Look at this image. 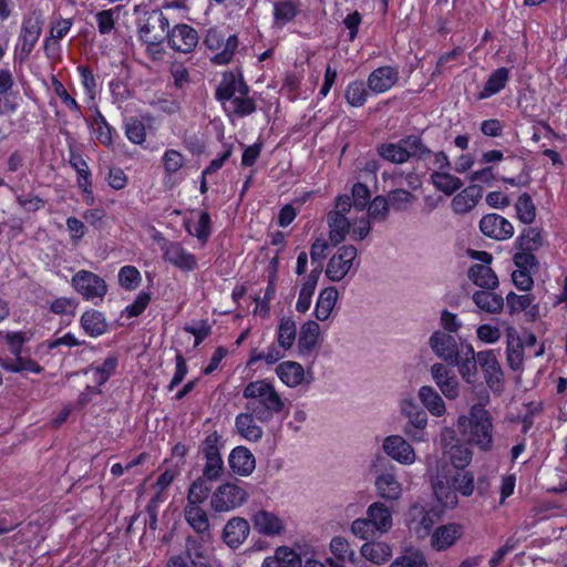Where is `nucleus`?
I'll list each match as a JSON object with an SVG mask.
<instances>
[{
	"mask_svg": "<svg viewBox=\"0 0 567 567\" xmlns=\"http://www.w3.org/2000/svg\"><path fill=\"white\" fill-rule=\"evenodd\" d=\"M246 410L259 422H269L285 409V399L268 379L250 381L243 390Z\"/></svg>",
	"mask_w": 567,
	"mask_h": 567,
	"instance_id": "f257e3e1",
	"label": "nucleus"
},
{
	"mask_svg": "<svg viewBox=\"0 0 567 567\" xmlns=\"http://www.w3.org/2000/svg\"><path fill=\"white\" fill-rule=\"evenodd\" d=\"M457 427L467 444L482 452H489L494 443V424L491 413L481 404H474L467 415L457 419Z\"/></svg>",
	"mask_w": 567,
	"mask_h": 567,
	"instance_id": "f03ea898",
	"label": "nucleus"
},
{
	"mask_svg": "<svg viewBox=\"0 0 567 567\" xmlns=\"http://www.w3.org/2000/svg\"><path fill=\"white\" fill-rule=\"evenodd\" d=\"M400 410L408 422L403 426V433L416 443L425 442L427 440L426 426L427 414L417 405L412 398L402 399L400 402Z\"/></svg>",
	"mask_w": 567,
	"mask_h": 567,
	"instance_id": "7ed1b4c3",
	"label": "nucleus"
},
{
	"mask_svg": "<svg viewBox=\"0 0 567 567\" xmlns=\"http://www.w3.org/2000/svg\"><path fill=\"white\" fill-rule=\"evenodd\" d=\"M247 492L234 483L219 485L212 494L210 507L216 513L230 512L246 503Z\"/></svg>",
	"mask_w": 567,
	"mask_h": 567,
	"instance_id": "20e7f679",
	"label": "nucleus"
},
{
	"mask_svg": "<svg viewBox=\"0 0 567 567\" xmlns=\"http://www.w3.org/2000/svg\"><path fill=\"white\" fill-rule=\"evenodd\" d=\"M439 519V511L420 503L411 505L406 513L408 526L420 539H424L431 534L434 524Z\"/></svg>",
	"mask_w": 567,
	"mask_h": 567,
	"instance_id": "39448f33",
	"label": "nucleus"
},
{
	"mask_svg": "<svg viewBox=\"0 0 567 567\" xmlns=\"http://www.w3.org/2000/svg\"><path fill=\"white\" fill-rule=\"evenodd\" d=\"M73 289L80 293L83 299L102 301L107 292L105 280L96 274L89 270H79L71 279Z\"/></svg>",
	"mask_w": 567,
	"mask_h": 567,
	"instance_id": "423d86ee",
	"label": "nucleus"
},
{
	"mask_svg": "<svg viewBox=\"0 0 567 567\" xmlns=\"http://www.w3.org/2000/svg\"><path fill=\"white\" fill-rule=\"evenodd\" d=\"M357 248L352 245H343L338 248L329 259L326 276L333 282L341 281L350 271L357 258Z\"/></svg>",
	"mask_w": 567,
	"mask_h": 567,
	"instance_id": "0eeeda50",
	"label": "nucleus"
},
{
	"mask_svg": "<svg viewBox=\"0 0 567 567\" xmlns=\"http://www.w3.org/2000/svg\"><path fill=\"white\" fill-rule=\"evenodd\" d=\"M204 44L209 50H218L224 44L223 51L215 54L212 58V62L216 65H225L231 61L233 55L238 47V39L234 34L228 37L224 43V34L217 28H210L207 30V33L204 38Z\"/></svg>",
	"mask_w": 567,
	"mask_h": 567,
	"instance_id": "6e6552de",
	"label": "nucleus"
},
{
	"mask_svg": "<svg viewBox=\"0 0 567 567\" xmlns=\"http://www.w3.org/2000/svg\"><path fill=\"white\" fill-rule=\"evenodd\" d=\"M462 343L466 342H457L454 334L442 330H435L427 340L432 352L446 363L455 361L456 355L462 353Z\"/></svg>",
	"mask_w": 567,
	"mask_h": 567,
	"instance_id": "1a4fd4ad",
	"label": "nucleus"
},
{
	"mask_svg": "<svg viewBox=\"0 0 567 567\" xmlns=\"http://www.w3.org/2000/svg\"><path fill=\"white\" fill-rule=\"evenodd\" d=\"M169 48L181 53H192L198 45V32L189 24L179 23L165 33Z\"/></svg>",
	"mask_w": 567,
	"mask_h": 567,
	"instance_id": "9d476101",
	"label": "nucleus"
},
{
	"mask_svg": "<svg viewBox=\"0 0 567 567\" xmlns=\"http://www.w3.org/2000/svg\"><path fill=\"white\" fill-rule=\"evenodd\" d=\"M383 452L401 465H412L416 454L409 441L399 434L389 435L382 443Z\"/></svg>",
	"mask_w": 567,
	"mask_h": 567,
	"instance_id": "9b49d317",
	"label": "nucleus"
},
{
	"mask_svg": "<svg viewBox=\"0 0 567 567\" xmlns=\"http://www.w3.org/2000/svg\"><path fill=\"white\" fill-rule=\"evenodd\" d=\"M163 258L183 271H193L197 268V258L186 250L181 243L164 240L161 246Z\"/></svg>",
	"mask_w": 567,
	"mask_h": 567,
	"instance_id": "f8f14e48",
	"label": "nucleus"
},
{
	"mask_svg": "<svg viewBox=\"0 0 567 567\" xmlns=\"http://www.w3.org/2000/svg\"><path fill=\"white\" fill-rule=\"evenodd\" d=\"M169 27L167 17L161 10H153L145 13L137 23V35L141 41H150L165 33Z\"/></svg>",
	"mask_w": 567,
	"mask_h": 567,
	"instance_id": "ddd939ff",
	"label": "nucleus"
},
{
	"mask_svg": "<svg viewBox=\"0 0 567 567\" xmlns=\"http://www.w3.org/2000/svg\"><path fill=\"white\" fill-rule=\"evenodd\" d=\"M480 230L495 240H506L514 235L513 225L498 214H487L480 220Z\"/></svg>",
	"mask_w": 567,
	"mask_h": 567,
	"instance_id": "4468645a",
	"label": "nucleus"
},
{
	"mask_svg": "<svg viewBox=\"0 0 567 567\" xmlns=\"http://www.w3.org/2000/svg\"><path fill=\"white\" fill-rule=\"evenodd\" d=\"M399 69L395 66H380L368 76L367 85L370 91L381 94L391 90L399 81Z\"/></svg>",
	"mask_w": 567,
	"mask_h": 567,
	"instance_id": "2eb2a0df",
	"label": "nucleus"
},
{
	"mask_svg": "<svg viewBox=\"0 0 567 567\" xmlns=\"http://www.w3.org/2000/svg\"><path fill=\"white\" fill-rule=\"evenodd\" d=\"M248 93L249 86L245 83L241 75L236 76L233 72H226L216 89L215 96L223 103V105H225L238 94Z\"/></svg>",
	"mask_w": 567,
	"mask_h": 567,
	"instance_id": "dca6fc26",
	"label": "nucleus"
},
{
	"mask_svg": "<svg viewBox=\"0 0 567 567\" xmlns=\"http://www.w3.org/2000/svg\"><path fill=\"white\" fill-rule=\"evenodd\" d=\"M477 353L471 343H462V353L456 355L455 361L447 364L457 367L462 379L471 384L475 381L477 374Z\"/></svg>",
	"mask_w": 567,
	"mask_h": 567,
	"instance_id": "f3484780",
	"label": "nucleus"
},
{
	"mask_svg": "<svg viewBox=\"0 0 567 567\" xmlns=\"http://www.w3.org/2000/svg\"><path fill=\"white\" fill-rule=\"evenodd\" d=\"M254 528L261 535L276 536L285 530L282 519L274 512L259 509L251 516Z\"/></svg>",
	"mask_w": 567,
	"mask_h": 567,
	"instance_id": "a211bd4d",
	"label": "nucleus"
},
{
	"mask_svg": "<svg viewBox=\"0 0 567 567\" xmlns=\"http://www.w3.org/2000/svg\"><path fill=\"white\" fill-rule=\"evenodd\" d=\"M250 525L246 518L233 517L224 526L223 539L230 548H238L249 536Z\"/></svg>",
	"mask_w": 567,
	"mask_h": 567,
	"instance_id": "6ab92c4d",
	"label": "nucleus"
},
{
	"mask_svg": "<svg viewBox=\"0 0 567 567\" xmlns=\"http://www.w3.org/2000/svg\"><path fill=\"white\" fill-rule=\"evenodd\" d=\"M482 196V187L477 184H472L453 197L451 207L457 215L467 214L475 208Z\"/></svg>",
	"mask_w": 567,
	"mask_h": 567,
	"instance_id": "aec40b11",
	"label": "nucleus"
},
{
	"mask_svg": "<svg viewBox=\"0 0 567 567\" xmlns=\"http://www.w3.org/2000/svg\"><path fill=\"white\" fill-rule=\"evenodd\" d=\"M506 360L513 371L523 370L524 348L520 334L514 327L506 329Z\"/></svg>",
	"mask_w": 567,
	"mask_h": 567,
	"instance_id": "412c9836",
	"label": "nucleus"
},
{
	"mask_svg": "<svg viewBox=\"0 0 567 567\" xmlns=\"http://www.w3.org/2000/svg\"><path fill=\"white\" fill-rule=\"evenodd\" d=\"M375 489L380 498L396 502L402 495V484L392 472H383L375 476Z\"/></svg>",
	"mask_w": 567,
	"mask_h": 567,
	"instance_id": "4be33fe9",
	"label": "nucleus"
},
{
	"mask_svg": "<svg viewBox=\"0 0 567 567\" xmlns=\"http://www.w3.org/2000/svg\"><path fill=\"white\" fill-rule=\"evenodd\" d=\"M184 516L187 524L203 540L210 538V524L207 512L197 505H186Z\"/></svg>",
	"mask_w": 567,
	"mask_h": 567,
	"instance_id": "5701e85b",
	"label": "nucleus"
},
{
	"mask_svg": "<svg viewBox=\"0 0 567 567\" xmlns=\"http://www.w3.org/2000/svg\"><path fill=\"white\" fill-rule=\"evenodd\" d=\"M463 529L460 524L450 523L437 527L431 537V545L437 551L445 550L453 546L462 536Z\"/></svg>",
	"mask_w": 567,
	"mask_h": 567,
	"instance_id": "b1692460",
	"label": "nucleus"
},
{
	"mask_svg": "<svg viewBox=\"0 0 567 567\" xmlns=\"http://www.w3.org/2000/svg\"><path fill=\"white\" fill-rule=\"evenodd\" d=\"M229 467L240 476L250 475L256 467L254 454L245 446L235 447L228 457Z\"/></svg>",
	"mask_w": 567,
	"mask_h": 567,
	"instance_id": "393cba45",
	"label": "nucleus"
},
{
	"mask_svg": "<svg viewBox=\"0 0 567 567\" xmlns=\"http://www.w3.org/2000/svg\"><path fill=\"white\" fill-rule=\"evenodd\" d=\"M276 374L289 388H297L302 383H310L307 380L303 367L295 361H284L276 367Z\"/></svg>",
	"mask_w": 567,
	"mask_h": 567,
	"instance_id": "a878e982",
	"label": "nucleus"
},
{
	"mask_svg": "<svg viewBox=\"0 0 567 567\" xmlns=\"http://www.w3.org/2000/svg\"><path fill=\"white\" fill-rule=\"evenodd\" d=\"M495 289L476 290L472 300L482 312L498 315L504 309V298L494 291Z\"/></svg>",
	"mask_w": 567,
	"mask_h": 567,
	"instance_id": "bb28decb",
	"label": "nucleus"
},
{
	"mask_svg": "<svg viewBox=\"0 0 567 567\" xmlns=\"http://www.w3.org/2000/svg\"><path fill=\"white\" fill-rule=\"evenodd\" d=\"M477 364L481 367L485 381L489 388L498 383L502 377V369L493 350L477 352Z\"/></svg>",
	"mask_w": 567,
	"mask_h": 567,
	"instance_id": "cd10ccee",
	"label": "nucleus"
},
{
	"mask_svg": "<svg viewBox=\"0 0 567 567\" xmlns=\"http://www.w3.org/2000/svg\"><path fill=\"white\" fill-rule=\"evenodd\" d=\"M367 517L381 535L388 533L393 525L392 509L382 502L372 503L367 509Z\"/></svg>",
	"mask_w": 567,
	"mask_h": 567,
	"instance_id": "c85d7f7f",
	"label": "nucleus"
},
{
	"mask_svg": "<svg viewBox=\"0 0 567 567\" xmlns=\"http://www.w3.org/2000/svg\"><path fill=\"white\" fill-rule=\"evenodd\" d=\"M467 276L475 286L481 288L480 290L496 289L499 284L495 271L489 265L475 264L470 267Z\"/></svg>",
	"mask_w": 567,
	"mask_h": 567,
	"instance_id": "c756f323",
	"label": "nucleus"
},
{
	"mask_svg": "<svg viewBox=\"0 0 567 567\" xmlns=\"http://www.w3.org/2000/svg\"><path fill=\"white\" fill-rule=\"evenodd\" d=\"M422 405L434 416H442L446 405L440 393L431 385H422L417 393Z\"/></svg>",
	"mask_w": 567,
	"mask_h": 567,
	"instance_id": "7c9ffc66",
	"label": "nucleus"
},
{
	"mask_svg": "<svg viewBox=\"0 0 567 567\" xmlns=\"http://www.w3.org/2000/svg\"><path fill=\"white\" fill-rule=\"evenodd\" d=\"M256 416L251 412L239 413L236 416L235 425L238 433L248 441L257 442L262 437L264 431L256 423Z\"/></svg>",
	"mask_w": 567,
	"mask_h": 567,
	"instance_id": "2f4dec72",
	"label": "nucleus"
},
{
	"mask_svg": "<svg viewBox=\"0 0 567 567\" xmlns=\"http://www.w3.org/2000/svg\"><path fill=\"white\" fill-rule=\"evenodd\" d=\"M338 297V290L332 286L320 291L315 307V316L318 320L324 321L330 317Z\"/></svg>",
	"mask_w": 567,
	"mask_h": 567,
	"instance_id": "473e14b6",
	"label": "nucleus"
},
{
	"mask_svg": "<svg viewBox=\"0 0 567 567\" xmlns=\"http://www.w3.org/2000/svg\"><path fill=\"white\" fill-rule=\"evenodd\" d=\"M509 79V70L507 68H498L488 76L483 90L478 92L477 99L485 100L501 92Z\"/></svg>",
	"mask_w": 567,
	"mask_h": 567,
	"instance_id": "72a5a7b5",
	"label": "nucleus"
},
{
	"mask_svg": "<svg viewBox=\"0 0 567 567\" xmlns=\"http://www.w3.org/2000/svg\"><path fill=\"white\" fill-rule=\"evenodd\" d=\"M430 181L433 186L446 196L453 195L463 187V182L455 175L447 172H432Z\"/></svg>",
	"mask_w": 567,
	"mask_h": 567,
	"instance_id": "f704fd0d",
	"label": "nucleus"
},
{
	"mask_svg": "<svg viewBox=\"0 0 567 567\" xmlns=\"http://www.w3.org/2000/svg\"><path fill=\"white\" fill-rule=\"evenodd\" d=\"M329 239L332 245L342 243L350 231V221L344 215L328 213Z\"/></svg>",
	"mask_w": 567,
	"mask_h": 567,
	"instance_id": "c9c22d12",
	"label": "nucleus"
},
{
	"mask_svg": "<svg viewBox=\"0 0 567 567\" xmlns=\"http://www.w3.org/2000/svg\"><path fill=\"white\" fill-rule=\"evenodd\" d=\"M360 551L365 559L377 565L384 564L392 556L391 546L383 542H368Z\"/></svg>",
	"mask_w": 567,
	"mask_h": 567,
	"instance_id": "e433bc0d",
	"label": "nucleus"
},
{
	"mask_svg": "<svg viewBox=\"0 0 567 567\" xmlns=\"http://www.w3.org/2000/svg\"><path fill=\"white\" fill-rule=\"evenodd\" d=\"M83 330L91 337H99L106 331V321L102 312L97 310H87L81 316L80 320Z\"/></svg>",
	"mask_w": 567,
	"mask_h": 567,
	"instance_id": "4c0bfd02",
	"label": "nucleus"
},
{
	"mask_svg": "<svg viewBox=\"0 0 567 567\" xmlns=\"http://www.w3.org/2000/svg\"><path fill=\"white\" fill-rule=\"evenodd\" d=\"M320 334V326L313 321L308 320L301 326L298 339V346L302 353H308L313 350L318 342Z\"/></svg>",
	"mask_w": 567,
	"mask_h": 567,
	"instance_id": "58836bf2",
	"label": "nucleus"
},
{
	"mask_svg": "<svg viewBox=\"0 0 567 567\" xmlns=\"http://www.w3.org/2000/svg\"><path fill=\"white\" fill-rule=\"evenodd\" d=\"M543 246V235L538 228H525L515 240L517 250L537 251Z\"/></svg>",
	"mask_w": 567,
	"mask_h": 567,
	"instance_id": "ea45409f",
	"label": "nucleus"
},
{
	"mask_svg": "<svg viewBox=\"0 0 567 567\" xmlns=\"http://www.w3.org/2000/svg\"><path fill=\"white\" fill-rule=\"evenodd\" d=\"M41 34V27L32 19L25 20L22 23V31L20 35L21 51L28 56L33 50L35 43Z\"/></svg>",
	"mask_w": 567,
	"mask_h": 567,
	"instance_id": "a19ab883",
	"label": "nucleus"
},
{
	"mask_svg": "<svg viewBox=\"0 0 567 567\" xmlns=\"http://www.w3.org/2000/svg\"><path fill=\"white\" fill-rule=\"evenodd\" d=\"M467 443H456L445 451L451 464L457 468L463 470L470 465L473 458V451Z\"/></svg>",
	"mask_w": 567,
	"mask_h": 567,
	"instance_id": "79ce46f5",
	"label": "nucleus"
},
{
	"mask_svg": "<svg viewBox=\"0 0 567 567\" xmlns=\"http://www.w3.org/2000/svg\"><path fill=\"white\" fill-rule=\"evenodd\" d=\"M210 481L202 476L197 477L189 486L186 505L200 506L212 492Z\"/></svg>",
	"mask_w": 567,
	"mask_h": 567,
	"instance_id": "37998d69",
	"label": "nucleus"
},
{
	"mask_svg": "<svg viewBox=\"0 0 567 567\" xmlns=\"http://www.w3.org/2000/svg\"><path fill=\"white\" fill-rule=\"evenodd\" d=\"M378 154L383 159L394 164H403L409 161V154L402 147L401 140L398 143H383L379 145Z\"/></svg>",
	"mask_w": 567,
	"mask_h": 567,
	"instance_id": "c03bdc74",
	"label": "nucleus"
},
{
	"mask_svg": "<svg viewBox=\"0 0 567 567\" xmlns=\"http://www.w3.org/2000/svg\"><path fill=\"white\" fill-rule=\"evenodd\" d=\"M401 145L409 154V159L411 157L425 159L432 154V151L423 143L419 135H408L401 138Z\"/></svg>",
	"mask_w": 567,
	"mask_h": 567,
	"instance_id": "a18cd8bd",
	"label": "nucleus"
},
{
	"mask_svg": "<svg viewBox=\"0 0 567 567\" xmlns=\"http://www.w3.org/2000/svg\"><path fill=\"white\" fill-rule=\"evenodd\" d=\"M298 13L297 6L290 0H280L274 2V20L275 24L284 27L291 22Z\"/></svg>",
	"mask_w": 567,
	"mask_h": 567,
	"instance_id": "49530a36",
	"label": "nucleus"
},
{
	"mask_svg": "<svg viewBox=\"0 0 567 567\" xmlns=\"http://www.w3.org/2000/svg\"><path fill=\"white\" fill-rule=\"evenodd\" d=\"M225 110L231 111L238 117L252 114L256 111L255 101L248 94H238L224 105Z\"/></svg>",
	"mask_w": 567,
	"mask_h": 567,
	"instance_id": "de8ad7c7",
	"label": "nucleus"
},
{
	"mask_svg": "<svg viewBox=\"0 0 567 567\" xmlns=\"http://www.w3.org/2000/svg\"><path fill=\"white\" fill-rule=\"evenodd\" d=\"M296 336V322L291 318H282L278 327L277 340L279 346L285 350H289L295 343Z\"/></svg>",
	"mask_w": 567,
	"mask_h": 567,
	"instance_id": "09e8293b",
	"label": "nucleus"
},
{
	"mask_svg": "<svg viewBox=\"0 0 567 567\" xmlns=\"http://www.w3.org/2000/svg\"><path fill=\"white\" fill-rule=\"evenodd\" d=\"M118 364V360L116 355L107 357L101 365H91L89 371L93 372L94 382L97 385H103L110 377L114 373L116 367Z\"/></svg>",
	"mask_w": 567,
	"mask_h": 567,
	"instance_id": "8fccbe9b",
	"label": "nucleus"
},
{
	"mask_svg": "<svg viewBox=\"0 0 567 567\" xmlns=\"http://www.w3.org/2000/svg\"><path fill=\"white\" fill-rule=\"evenodd\" d=\"M205 464L202 470V477L216 482L221 478L225 473L224 461L221 455L203 456Z\"/></svg>",
	"mask_w": 567,
	"mask_h": 567,
	"instance_id": "3c124183",
	"label": "nucleus"
},
{
	"mask_svg": "<svg viewBox=\"0 0 567 567\" xmlns=\"http://www.w3.org/2000/svg\"><path fill=\"white\" fill-rule=\"evenodd\" d=\"M515 209L517 218L524 224H532L536 218V207L527 193L517 198Z\"/></svg>",
	"mask_w": 567,
	"mask_h": 567,
	"instance_id": "603ef678",
	"label": "nucleus"
},
{
	"mask_svg": "<svg viewBox=\"0 0 567 567\" xmlns=\"http://www.w3.org/2000/svg\"><path fill=\"white\" fill-rule=\"evenodd\" d=\"M330 550L333 556L340 561L355 563L357 556L351 549L349 542L340 536H336L330 542Z\"/></svg>",
	"mask_w": 567,
	"mask_h": 567,
	"instance_id": "864d4df0",
	"label": "nucleus"
},
{
	"mask_svg": "<svg viewBox=\"0 0 567 567\" xmlns=\"http://www.w3.org/2000/svg\"><path fill=\"white\" fill-rule=\"evenodd\" d=\"M346 101L354 107H360L367 102L368 91L361 81L350 82L344 92Z\"/></svg>",
	"mask_w": 567,
	"mask_h": 567,
	"instance_id": "5fc2aeb1",
	"label": "nucleus"
},
{
	"mask_svg": "<svg viewBox=\"0 0 567 567\" xmlns=\"http://www.w3.org/2000/svg\"><path fill=\"white\" fill-rule=\"evenodd\" d=\"M125 135L127 140L133 143L141 145L146 140V128L144 123L136 118L130 117L124 123Z\"/></svg>",
	"mask_w": 567,
	"mask_h": 567,
	"instance_id": "6e6d98bb",
	"label": "nucleus"
},
{
	"mask_svg": "<svg viewBox=\"0 0 567 567\" xmlns=\"http://www.w3.org/2000/svg\"><path fill=\"white\" fill-rule=\"evenodd\" d=\"M142 281L138 269L134 266H124L118 271V284L125 290H135Z\"/></svg>",
	"mask_w": 567,
	"mask_h": 567,
	"instance_id": "4d7b16f0",
	"label": "nucleus"
},
{
	"mask_svg": "<svg viewBox=\"0 0 567 567\" xmlns=\"http://www.w3.org/2000/svg\"><path fill=\"white\" fill-rule=\"evenodd\" d=\"M210 226H212V219L207 212H202L199 214V218H198V221H197L194 230L190 228L188 223L185 224L186 231L189 235L197 237V239L200 240L202 243H206L208 237L210 236V233H212Z\"/></svg>",
	"mask_w": 567,
	"mask_h": 567,
	"instance_id": "13d9d810",
	"label": "nucleus"
},
{
	"mask_svg": "<svg viewBox=\"0 0 567 567\" xmlns=\"http://www.w3.org/2000/svg\"><path fill=\"white\" fill-rule=\"evenodd\" d=\"M351 532L353 535L363 540H372L381 534L374 528L373 524L370 523L368 517L365 518H357L351 524Z\"/></svg>",
	"mask_w": 567,
	"mask_h": 567,
	"instance_id": "bf43d9fd",
	"label": "nucleus"
},
{
	"mask_svg": "<svg viewBox=\"0 0 567 567\" xmlns=\"http://www.w3.org/2000/svg\"><path fill=\"white\" fill-rule=\"evenodd\" d=\"M94 123L96 125L95 135L96 138L105 146L113 144V134L115 130L107 123L106 118L97 112Z\"/></svg>",
	"mask_w": 567,
	"mask_h": 567,
	"instance_id": "052dcab7",
	"label": "nucleus"
},
{
	"mask_svg": "<svg viewBox=\"0 0 567 567\" xmlns=\"http://www.w3.org/2000/svg\"><path fill=\"white\" fill-rule=\"evenodd\" d=\"M535 298L532 295H516L515 292H509L506 296V306L509 310V313H518L527 310Z\"/></svg>",
	"mask_w": 567,
	"mask_h": 567,
	"instance_id": "680f3d73",
	"label": "nucleus"
},
{
	"mask_svg": "<svg viewBox=\"0 0 567 567\" xmlns=\"http://www.w3.org/2000/svg\"><path fill=\"white\" fill-rule=\"evenodd\" d=\"M223 447L221 436L217 431L209 433L199 446V452L203 456L221 455L220 449Z\"/></svg>",
	"mask_w": 567,
	"mask_h": 567,
	"instance_id": "e2e57ef3",
	"label": "nucleus"
},
{
	"mask_svg": "<svg viewBox=\"0 0 567 567\" xmlns=\"http://www.w3.org/2000/svg\"><path fill=\"white\" fill-rule=\"evenodd\" d=\"M162 161L165 172L168 175L178 172L185 163L184 155L176 150H167L164 153Z\"/></svg>",
	"mask_w": 567,
	"mask_h": 567,
	"instance_id": "0e129e2a",
	"label": "nucleus"
},
{
	"mask_svg": "<svg viewBox=\"0 0 567 567\" xmlns=\"http://www.w3.org/2000/svg\"><path fill=\"white\" fill-rule=\"evenodd\" d=\"M389 567H429V565L422 553L414 551L396 557Z\"/></svg>",
	"mask_w": 567,
	"mask_h": 567,
	"instance_id": "69168bd1",
	"label": "nucleus"
},
{
	"mask_svg": "<svg viewBox=\"0 0 567 567\" xmlns=\"http://www.w3.org/2000/svg\"><path fill=\"white\" fill-rule=\"evenodd\" d=\"M453 486L455 491L463 496H471L474 492V475L471 472L458 473L453 477Z\"/></svg>",
	"mask_w": 567,
	"mask_h": 567,
	"instance_id": "338daca9",
	"label": "nucleus"
},
{
	"mask_svg": "<svg viewBox=\"0 0 567 567\" xmlns=\"http://www.w3.org/2000/svg\"><path fill=\"white\" fill-rule=\"evenodd\" d=\"M413 198L414 196L410 192L402 188L390 192L388 196L389 204L395 210H405Z\"/></svg>",
	"mask_w": 567,
	"mask_h": 567,
	"instance_id": "774afa93",
	"label": "nucleus"
}]
</instances>
